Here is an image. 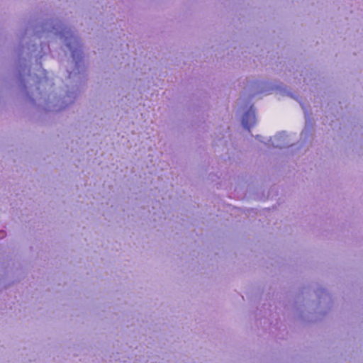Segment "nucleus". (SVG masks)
<instances>
[{"instance_id":"f257e3e1","label":"nucleus","mask_w":363,"mask_h":363,"mask_svg":"<svg viewBox=\"0 0 363 363\" xmlns=\"http://www.w3.org/2000/svg\"><path fill=\"white\" fill-rule=\"evenodd\" d=\"M255 123V115L253 112H246L242 119V123L245 129L250 130V127Z\"/></svg>"},{"instance_id":"f03ea898","label":"nucleus","mask_w":363,"mask_h":363,"mask_svg":"<svg viewBox=\"0 0 363 363\" xmlns=\"http://www.w3.org/2000/svg\"><path fill=\"white\" fill-rule=\"evenodd\" d=\"M67 47L68 48L71 50L72 52V56L74 59H77V58H79V55L78 54V51L77 50H72V45H71V43H67Z\"/></svg>"}]
</instances>
